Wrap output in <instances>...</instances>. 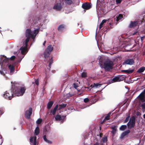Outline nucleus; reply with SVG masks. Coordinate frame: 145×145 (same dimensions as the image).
Masks as SVG:
<instances>
[{
	"mask_svg": "<svg viewBox=\"0 0 145 145\" xmlns=\"http://www.w3.org/2000/svg\"><path fill=\"white\" fill-rule=\"evenodd\" d=\"M93 145H99V144L98 143H96Z\"/></svg>",
	"mask_w": 145,
	"mask_h": 145,
	"instance_id": "obj_56",
	"label": "nucleus"
},
{
	"mask_svg": "<svg viewBox=\"0 0 145 145\" xmlns=\"http://www.w3.org/2000/svg\"><path fill=\"white\" fill-rule=\"evenodd\" d=\"M43 20L41 17L36 18L33 21L34 25L35 26L40 27L43 24Z\"/></svg>",
	"mask_w": 145,
	"mask_h": 145,
	"instance_id": "obj_5",
	"label": "nucleus"
},
{
	"mask_svg": "<svg viewBox=\"0 0 145 145\" xmlns=\"http://www.w3.org/2000/svg\"><path fill=\"white\" fill-rule=\"evenodd\" d=\"M67 105V104H62L60 105H59V110H60L63 108H64Z\"/></svg>",
	"mask_w": 145,
	"mask_h": 145,
	"instance_id": "obj_31",
	"label": "nucleus"
},
{
	"mask_svg": "<svg viewBox=\"0 0 145 145\" xmlns=\"http://www.w3.org/2000/svg\"><path fill=\"white\" fill-rule=\"evenodd\" d=\"M116 18V21L118 22L122 18L123 16L121 14H120L118 16H117Z\"/></svg>",
	"mask_w": 145,
	"mask_h": 145,
	"instance_id": "obj_21",
	"label": "nucleus"
},
{
	"mask_svg": "<svg viewBox=\"0 0 145 145\" xmlns=\"http://www.w3.org/2000/svg\"><path fill=\"white\" fill-rule=\"evenodd\" d=\"M106 21L107 20H102L99 26V29H101L102 27L104 24L105 23Z\"/></svg>",
	"mask_w": 145,
	"mask_h": 145,
	"instance_id": "obj_30",
	"label": "nucleus"
},
{
	"mask_svg": "<svg viewBox=\"0 0 145 145\" xmlns=\"http://www.w3.org/2000/svg\"><path fill=\"white\" fill-rule=\"evenodd\" d=\"M3 142V139H0V145H1Z\"/></svg>",
	"mask_w": 145,
	"mask_h": 145,
	"instance_id": "obj_46",
	"label": "nucleus"
},
{
	"mask_svg": "<svg viewBox=\"0 0 145 145\" xmlns=\"http://www.w3.org/2000/svg\"><path fill=\"white\" fill-rule=\"evenodd\" d=\"M31 143L33 142V145H37V137L36 136L31 137L30 138Z\"/></svg>",
	"mask_w": 145,
	"mask_h": 145,
	"instance_id": "obj_12",
	"label": "nucleus"
},
{
	"mask_svg": "<svg viewBox=\"0 0 145 145\" xmlns=\"http://www.w3.org/2000/svg\"><path fill=\"white\" fill-rule=\"evenodd\" d=\"M137 99L142 102L145 101V89L144 91L137 97Z\"/></svg>",
	"mask_w": 145,
	"mask_h": 145,
	"instance_id": "obj_8",
	"label": "nucleus"
},
{
	"mask_svg": "<svg viewBox=\"0 0 145 145\" xmlns=\"http://www.w3.org/2000/svg\"><path fill=\"white\" fill-rule=\"evenodd\" d=\"M15 58V57L14 56H12V57H11L10 58V59L11 60H13Z\"/></svg>",
	"mask_w": 145,
	"mask_h": 145,
	"instance_id": "obj_45",
	"label": "nucleus"
},
{
	"mask_svg": "<svg viewBox=\"0 0 145 145\" xmlns=\"http://www.w3.org/2000/svg\"><path fill=\"white\" fill-rule=\"evenodd\" d=\"M114 82H119L121 81V80L119 78V77H116L113 78Z\"/></svg>",
	"mask_w": 145,
	"mask_h": 145,
	"instance_id": "obj_22",
	"label": "nucleus"
},
{
	"mask_svg": "<svg viewBox=\"0 0 145 145\" xmlns=\"http://www.w3.org/2000/svg\"><path fill=\"white\" fill-rule=\"evenodd\" d=\"M46 43V41H45L44 42V43H43V46H44L45 45V43Z\"/></svg>",
	"mask_w": 145,
	"mask_h": 145,
	"instance_id": "obj_54",
	"label": "nucleus"
},
{
	"mask_svg": "<svg viewBox=\"0 0 145 145\" xmlns=\"http://www.w3.org/2000/svg\"><path fill=\"white\" fill-rule=\"evenodd\" d=\"M130 132V131L129 130H127L122 134L121 135V138H123L124 137L127 135Z\"/></svg>",
	"mask_w": 145,
	"mask_h": 145,
	"instance_id": "obj_17",
	"label": "nucleus"
},
{
	"mask_svg": "<svg viewBox=\"0 0 145 145\" xmlns=\"http://www.w3.org/2000/svg\"><path fill=\"white\" fill-rule=\"evenodd\" d=\"M54 8L57 10H59L61 8V6L60 3H57L54 6Z\"/></svg>",
	"mask_w": 145,
	"mask_h": 145,
	"instance_id": "obj_15",
	"label": "nucleus"
},
{
	"mask_svg": "<svg viewBox=\"0 0 145 145\" xmlns=\"http://www.w3.org/2000/svg\"><path fill=\"white\" fill-rule=\"evenodd\" d=\"M114 80H113V79H110L108 80V83L109 84H111L113 83H114Z\"/></svg>",
	"mask_w": 145,
	"mask_h": 145,
	"instance_id": "obj_38",
	"label": "nucleus"
},
{
	"mask_svg": "<svg viewBox=\"0 0 145 145\" xmlns=\"http://www.w3.org/2000/svg\"><path fill=\"white\" fill-rule=\"evenodd\" d=\"M82 7L84 9L88 10L91 8V5L88 3H84L82 5Z\"/></svg>",
	"mask_w": 145,
	"mask_h": 145,
	"instance_id": "obj_13",
	"label": "nucleus"
},
{
	"mask_svg": "<svg viewBox=\"0 0 145 145\" xmlns=\"http://www.w3.org/2000/svg\"><path fill=\"white\" fill-rule=\"evenodd\" d=\"M127 127V126L126 125H122L120 128V130L121 131H123Z\"/></svg>",
	"mask_w": 145,
	"mask_h": 145,
	"instance_id": "obj_33",
	"label": "nucleus"
},
{
	"mask_svg": "<svg viewBox=\"0 0 145 145\" xmlns=\"http://www.w3.org/2000/svg\"><path fill=\"white\" fill-rule=\"evenodd\" d=\"M35 83L37 86L39 85V82L38 79L35 80Z\"/></svg>",
	"mask_w": 145,
	"mask_h": 145,
	"instance_id": "obj_42",
	"label": "nucleus"
},
{
	"mask_svg": "<svg viewBox=\"0 0 145 145\" xmlns=\"http://www.w3.org/2000/svg\"><path fill=\"white\" fill-rule=\"evenodd\" d=\"M7 60V59L5 58L4 60H3V62H6V61Z\"/></svg>",
	"mask_w": 145,
	"mask_h": 145,
	"instance_id": "obj_50",
	"label": "nucleus"
},
{
	"mask_svg": "<svg viewBox=\"0 0 145 145\" xmlns=\"http://www.w3.org/2000/svg\"><path fill=\"white\" fill-rule=\"evenodd\" d=\"M102 140L103 143H106V145H107V144L106 143L107 140V137H105L103 138Z\"/></svg>",
	"mask_w": 145,
	"mask_h": 145,
	"instance_id": "obj_32",
	"label": "nucleus"
},
{
	"mask_svg": "<svg viewBox=\"0 0 145 145\" xmlns=\"http://www.w3.org/2000/svg\"><path fill=\"white\" fill-rule=\"evenodd\" d=\"M114 62L110 59H107L104 63L103 68L106 71H108L113 68Z\"/></svg>",
	"mask_w": 145,
	"mask_h": 145,
	"instance_id": "obj_2",
	"label": "nucleus"
},
{
	"mask_svg": "<svg viewBox=\"0 0 145 145\" xmlns=\"http://www.w3.org/2000/svg\"><path fill=\"white\" fill-rule=\"evenodd\" d=\"M32 112V108H30L29 110L26 111L25 113V117L27 119H29L30 116L31 115Z\"/></svg>",
	"mask_w": 145,
	"mask_h": 145,
	"instance_id": "obj_9",
	"label": "nucleus"
},
{
	"mask_svg": "<svg viewBox=\"0 0 145 145\" xmlns=\"http://www.w3.org/2000/svg\"><path fill=\"white\" fill-rule=\"evenodd\" d=\"M74 87L76 89L78 87V86L75 84H74Z\"/></svg>",
	"mask_w": 145,
	"mask_h": 145,
	"instance_id": "obj_49",
	"label": "nucleus"
},
{
	"mask_svg": "<svg viewBox=\"0 0 145 145\" xmlns=\"http://www.w3.org/2000/svg\"><path fill=\"white\" fill-rule=\"evenodd\" d=\"M145 70V67H140L137 71V72L139 73H141L143 72Z\"/></svg>",
	"mask_w": 145,
	"mask_h": 145,
	"instance_id": "obj_27",
	"label": "nucleus"
},
{
	"mask_svg": "<svg viewBox=\"0 0 145 145\" xmlns=\"http://www.w3.org/2000/svg\"><path fill=\"white\" fill-rule=\"evenodd\" d=\"M102 85V84H99V83H94L93 85H92L91 86L92 88H97L100 87Z\"/></svg>",
	"mask_w": 145,
	"mask_h": 145,
	"instance_id": "obj_19",
	"label": "nucleus"
},
{
	"mask_svg": "<svg viewBox=\"0 0 145 145\" xmlns=\"http://www.w3.org/2000/svg\"><path fill=\"white\" fill-rule=\"evenodd\" d=\"M138 25V22L137 21L131 22L129 25L130 27H133Z\"/></svg>",
	"mask_w": 145,
	"mask_h": 145,
	"instance_id": "obj_14",
	"label": "nucleus"
},
{
	"mask_svg": "<svg viewBox=\"0 0 145 145\" xmlns=\"http://www.w3.org/2000/svg\"><path fill=\"white\" fill-rule=\"evenodd\" d=\"M125 44V45H124L123 46L124 47H125L127 46L128 45L129 46L131 44Z\"/></svg>",
	"mask_w": 145,
	"mask_h": 145,
	"instance_id": "obj_47",
	"label": "nucleus"
},
{
	"mask_svg": "<svg viewBox=\"0 0 145 145\" xmlns=\"http://www.w3.org/2000/svg\"><path fill=\"white\" fill-rule=\"evenodd\" d=\"M72 96V94H71L70 93H69L66 94V96L68 97H71Z\"/></svg>",
	"mask_w": 145,
	"mask_h": 145,
	"instance_id": "obj_44",
	"label": "nucleus"
},
{
	"mask_svg": "<svg viewBox=\"0 0 145 145\" xmlns=\"http://www.w3.org/2000/svg\"><path fill=\"white\" fill-rule=\"evenodd\" d=\"M53 47L52 45H49L44 52V56L46 58L49 56L50 52L53 50Z\"/></svg>",
	"mask_w": 145,
	"mask_h": 145,
	"instance_id": "obj_6",
	"label": "nucleus"
},
{
	"mask_svg": "<svg viewBox=\"0 0 145 145\" xmlns=\"http://www.w3.org/2000/svg\"><path fill=\"white\" fill-rule=\"evenodd\" d=\"M134 63V61L133 59H129L125 60L123 63V64L132 65Z\"/></svg>",
	"mask_w": 145,
	"mask_h": 145,
	"instance_id": "obj_10",
	"label": "nucleus"
},
{
	"mask_svg": "<svg viewBox=\"0 0 145 145\" xmlns=\"http://www.w3.org/2000/svg\"><path fill=\"white\" fill-rule=\"evenodd\" d=\"M25 89L24 87L17 89L15 91V95L17 96H22L25 93Z\"/></svg>",
	"mask_w": 145,
	"mask_h": 145,
	"instance_id": "obj_4",
	"label": "nucleus"
},
{
	"mask_svg": "<svg viewBox=\"0 0 145 145\" xmlns=\"http://www.w3.org/2000/svg\"><path fill=\"white\" fill-rule=\"evenodd\" d=\"M39 32V29H35L34 31H32L31 30L29 29H27L26 31L25 35L27 38L25 41L24 42V44L22 47H21L20 49L21 51V53L22 55H25L27 52V43L29 41V39L31 38L34 40V39L35 38L36 35Z\"/></svg>",
	"mask_w": 145,
	"mask_h": 145,
	"instance_id": "obj_1",
	"label": "nucleus"
},
{
	"mask_svg": "<svg viewBox=\"0 0 145 145\" xmlns=\"http://www.w3.org/2000/svg\"><path fill=\"white\" fill-rule=\"evenodd\" d=\"M15 129H16L15 128H14V130H15Z\"/></svg>",
	"mask_w": 145,
	"mask_h": 145,
	"instance_id": "obj_60",
	"label": "nucleus"
},
{
	"mask_svg": "<svg viewBox=\"0 0 145 145\" xmlns=\"http://www.w3.org/2000/svg\"><path fill=\"white\" fill-rule=\"evenodd\" d=\"M129 118H130L129 116H128L126 118L124 121L125 122V123L127 122L129 120Z\"/></svg>",
	"mask_w": 145,
	"mask_h": 145,
	"instance_id": "obj_39",
	"label": "nucleus"
},
{
	"mask_svg": "<svg viewBox=\"0 0 145 145\" xmlns=\"http://www.w3.org/2000/svg\"><path fill=\"white\" fill-rule=\"evenodd\" d=\"M3 96L5 99L10 100L13 97V93L11 92L6 91L4 94Z\"/></svg>",
	"mask_w": 145,
	"mask_h": 145,
	"instance_id": "obj_7",
	"label": "nucleus"
},
{
	"mask_svg": "<svg viewBox=\"0 0 145 145\" xmlns=\"http://www.w3.org/2000/svg\"><path fill=\"white\" fill-rule=\"evenodd\" d=\"M143 117L145 119V114L143 115Z\"/></svg>",
	"mask_w": 145,
	"mask_h": 145,
	"instance_id": "obj_58",
	"label": "nucleus"
},
{
	"mask_svg": "<svg viewBox=\"0 0 145 145\" xmlns=\"http://www.w3.org/2000/svg\"><path fill=\"white\" fill-rule=\"evenodd\" d=\"M142 106L143 108H145V103H144L142 105Z\"/></svg>",
	"mask_w": 145,
	"mask_h": 145,
	"instance_id": "obj_52",
	"label": "nucleus"
},
{
	"mask_svg": "<svg viewBox=\"0 0 145 145\" xmlns=\"http://www.w3.org/2000/svg\"><path fill=\"white\" fill-rule=\"evenodd\" d=\"M11 83L12 84V82H11ZM14 87H15V85L14 84V85L12 84V89H14Z\"/></svg>",
	"mask_w": 145,
	"mask_h": 145,
	"instance_id": "obj_48",
	"label": "nucleus"
},
{
	"mask_svg": "<svg viewBox=\"0 0 145 145\" xmlns=\"http://www.w3.org/2000/svg\"><path fill=\"white\" fill-rule=\"evenodd\" d=\"M39 128L37 127L35 129L34 133L35 135H37L39 134Z\"/></svg>",
	"mask_w": 145,
	"mask_h": 145,
	"instance_id": "obj_28",
	"label": "nucleus"
},
{
	"mask_svg": "<svg viewBox=\"0 0 145 145\" xmlns=\"http://www.w3.org/2000/svg\"><path fill=\"white\" fill-rule=\"evenodd\" d=\"M112 136L114 135L115 133H116V131L117 130V128L116 126H114L112 127Z\"/></svg>",
	"mask_w": 145,
	"mask_h": 145,
	"instance_id": "obj_25",
	"label": "nucleus"
},
{
	"mask_svg": "<svg viewBox=\"0 0 145 145\" xmlns=\"http://www.w3.org/2000/svg\"><path fill=\"white\" fill-rule=\"evenodd\" d=\"M43 138L44 141L46 142L49 144H51L52 143V142L51 141L47 139L46 135L44 136Z\"/></svg>",
	"mask_w": 145,
	"mask_h": 145,
	"instance_id": "obj_23",
	"label": "nucleus"
},
{
	"mask_svg": "<svg viewBox=\"0 0 145 145\" xmlns=\"http://www.w3.org/2000/svg\"><path fill=\"white\" fill-rule=\"evenodd\" d=\"M122 0H116V4H120L121 3Z\"/></svg>",
	"mask_w": 145,
	"mask_h": 145,
	"instance_id": "obj_40",
	"label": "nucleus"
},
{
	"mask_svg": "<svg viewBox=\"0 0 145 145\" xmlns=\"http://www.w3.org/2000/svg\"><path fill=\"white\" fill-rule=\"evenodd\" d=\"M42 120L41 119H38L37 121V123L38 124H40Z\"/></svg>",
	"mask_w": 145,
	"mask_h": 145,
	"instance_id": "obj_37",
	"label": "nucleus"
},
{
	"mask_svg": "<svg viewBox=\"0 0 145 145\" xmlns=\"http://www.w3.org/2000/svg\"><path fill=\"white\" fill-rule=\"evenodd\" d=\"M119 78L120 79H121V81L125 79V76L124 75L121 76H119Z\"/></svg>",
	"mask_w": 145,
	"mask_h": 145,
	"instance_id": "obj_34",
	"label": "nucleus"
},
{
	"mask_svg": "<svg viewBox=\"0 0 145 145\" xmlns=\"http://www.w3.org/2000/svg\"><path fill=\"white\" fill-rule=\"evenodd\" d=\"M65 3L68 4H71L72 3L71 0H65Z\"/></svg>",
	"mask_w": 145,
	"mask_h": 145,
	"instance_id": "obj_35",
	"label": "nucleus"
},
{
	"mask_svg": "<svg viewBox=\"0 0 145 145\" xmlns=\"http://www.w3.org/2000/svg\"><path fill=\"white\" fill-rule=\"evenodd\" d=\"M50 63H49V67L50 68V66L52 64V59H51L50 60Z\"/></svg>",
	"mask_w": 145,
	"mask_h": 145,
	"instance_id": "obj_41",
	"label": "nucleus"
},
{
	"mask_svg": "<svg viewBox=\"0 0 145 145\" xmlns=\"http://www.w3.org/2000/svg\"><path fill=\"white\" fill-rule=\"evenodd\" d=\"M111 112H110L107 114V115L105 117V119L103 120V121H105L106 120H108L110 119L109 117L110 115L111 114Z\"/></svg>",
	"mask_w": 145,
	"mask_h": 145,
	"instance_id": "obj_29",
	"label": "nucleus"
},
{
	"mask_svg": "<svg viewBox=\"0 0 145 145\" xmlns=\"http://www.w3.org/2000/svg\"><path fill=\"white\" fill-rule=\"evenodd\" d=\"M122 72H124L127 73H131L133 71V70L128 69L127 70H123L121 71Z\"/></svg>",
	"mask_w": 145,
	"mask_h": 145,
	"instance_id": "obj_20",
	"label": "nucleus"
},
{
	"mask_svg": "<svg viewBox=\"0 0 145 145\" xmlns=\"http://www.w3.org/2000/svg\"><path fill=\"white\" fill-rule=\"evenodd\" d=\"M135 118L133 116L131 118L129 122L127 124V126L128 128L129 129H131L132 128H134L135 124Z\"/></svg>",
	"mask_w": 145,
	"mask_h": 145,
	"instance_id": "obj_3",
	"label": "nucleus"
},
{
	"mask_svg": "<svg viewBox=\"0 0 145 145\" xmlns=\"http://www.w3.org/2000/svg\"><path fill=\"white\" fill-rule=\"evenodd\" d=\"M100 137H101V134H100Z\"/></svg>",
	"mask_w": 145,
	"mask_h": 145,
	"instance_id": "obj_59",
	"label": "nucleus"
},
{
	"mask_svg": "<svg viewBox=\"0 0 145 145\" xmlns=\"http://www.w3.org/2000/svg\"><path fill=\"white\" fill-rule=\"evenodd\" d=\"M53 104V103L52 101L49 102L47 105V108L48 109H50L52 106Z\"/></svg>",
	"mask_w": 145,
	"mask_h": 145,
	"instance_id": "obj_26",
	"label": "nucleus"
},
{
	"mask_svg": "<svg viewBox=\"0 0 145 145\" xmlns=\"http://www.w3.org/2000/svg\"><path fill=\"white\" fill-rule=\"evenodd\" d=\"M101 66H102V65H100V66L101 67Z\"/></svg>",
	"mask_w": 145,
	"mask_h": 145,
	"instance_id": "obj_61",
	"label": "nucleus"
},
{
	"mask_svg": "<svg viewBox=\"0 0 145 145\" xmlns=\"http://www.w3.org/2000/svg\"><path fill=\"white\" fill-rule=\"evenodd\" d=\"M0 139H2V136L1 135H0Z\"/></svg>",
	"mask_w": 145,
	"mask_h": 145,
	"instance_id": "obj_57",
	"label": "nucleus"
},
{
	"mask_svg": "<svg viewBox=\"0 0 145 145\" xmlns=\"http://www.w3.org/2000/svg\"><path fill=\"white\" fill-rule=\"evenodd\" d=\"M8 67L9 69L10 70V74H12L13 72H14V67L12 65H9L8 66Z\"/></svg>",
	"mask_w": 145,
	"mask_h": 145,
	"instance_id": "obj_16",
	"label": "nucleus"
},
{
	"mask_svg": "<svg viewBox=\"0 0 145 145\" xmlns=\"http://www.w3.org/2000/svg\"><path fill=\"white\" fill-rule=\"evenodd\" d=\"M87 75L86 73L85 72H83L81 74V76L82 77L85 78L86 76Z\"/></svg>",
	"mask_w": 145,
	"mask_h": 145,
	"instance_id": "obj_36",
	"label": "nucleus"
},
{
	"mask_svg": "<svg viewBox=\"0 0 145 145\" xmlns=\"http://www.w3.org/2000/svg\"><path fill=\"white\" fill-rule=\"evenodd\" d=\"M137 33V32H134L133 33L132 35H135V34L136 33Z\"/></svg>",
	"mask_w": 145,
	"mask_h": 145,
	"instance_id": "obj_53",
	"label": "nucleus"
},
{
	"mask_svg": "<svg viewBox=\"0 0 145 145\" xmlns=\"http://www.w3.org/2000/svg\"><path fill=\"white\" fill-rule=\"evenodd\" d=\"M0 73L2 75H4V73L1 71H0Z\"/></svg>",
	"mask_w": 145,
	"mask_h": 145,
	"instance_id": "obj_51",
	"label": "nucleus"
},
{
	"mask_svg": "<svg viewBox=\"0 0 145 145\" xmlns=\"http://www.w3.org/2000/svg\"><path fill=\"white\" fill-rule=\"evenodd\" d=\"M58 107V105H57L56 106L54 110H53L51 111V113H52L53 115H54L55 114L57 110V109Z\"/></svg>",
	"mask_w": 145,
	"mask_h": 145,
	"instance_id": "obj_18",
	"label": "nucleus"
},
{
	"mask_svg": "<svg viewBox=\"0 0 145 145\" xmlns=\"http://www.w3.org/2000/svg\"><path fill=\"white\" fill-rule=\"evenodd\" d=\"M144 38V37H141V40H143V39Z\"/></svg>",
	"mask_w": 145,
	"mask_h": 145,
	"instance_id": "obj_55",
	"label": "nucleus"
},
{
	"mask_svg": "<svg viewBox=\"0 0 145 145\" xmlns=\"http://www.w3.org/2000/svg\"><path fill=\"white\" fill-rule=\"evenodd\" d=\"M65 27V25H59L58 27V29L59 31H62Z\"/></svg>",
	"mask_w": 145,
	"mask_h": 145,
	"instance_id": "obj_24",
	"label": "nucleus"
},
{
	"mask_svg": "<svg viewBox=\"0 0 145 145\" xmlns=\"http://www.w3.org/2000/svg\"><path fill=\"white\" fill-rule=\"evenodd\" d=\"M89 101V99L88 98H86L84 99V101L85 103H87Z\"/></svg>",
	"mask_w": 145,
	"mask_h": 145,
	"instance_id": "obj_43",
	"label": "nucleus"
},
{
	"mask_svg": "<svg viewBox=\"0 0 145 145\" xmlns=\"http://www.w3.org/2000/svg\"><path fill=\"white\" fill-rule=\"evenodd\" d=\"M65 117L66 116H61L57 114L55 117L56 120L60 121L62 122L64 120Z\"/></svg>",
	"mask_w": 145,
	"mask_h": 145,
	"instance_id": "obj_11",
	"label": "nucleus"
}]
</instances>
